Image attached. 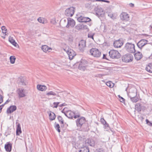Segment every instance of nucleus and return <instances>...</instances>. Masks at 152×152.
<instances>
[{
  "label": "nucleus",
  "instance_id": "nucleus-1",
  "mask_svg": "<svg viewBox=\"0 0 152 152\" xmlns=\"http://www.w3.org/2000/svg\"><path fill=\"white\" fill-rule=\"evenodd\" d=\"M86 121L85 118L82 117L76 120V125L78 127L80 128L83 126L84 131H88L89 130V128L88 124H85Z\"/></svg>",
  "mask_w": 152,
  "mask_h": 152
},
{
  "label": "nucleus",
  "instance_id": "nucleus-2",
  "mask_svg": "<svg viewBox=\"0 0 152 152\" xmlns=\"http://www.w3.org/2000/svg\"><path fill=\"white\" fill-rule=\"evenodd\" d=\"M124 48L126 51L130 53H134L136 51L134 45L132 43H126L125 45Z\"/></svg>",
  "mask_w": 152,
  "mask_h": 152
},
{
  "label": "nucleus",
  "instance_id": "nucleus-3",
  "mask_svg": "<svg viewBox=\"0 0 152 152\" xmlns=\"http://www.w3.org/2000/svg\"><path fill=\"white\" fill-rule=\"evenodd\" d=\"M121 58L123 62L127 63L132 62L133 61L134 57L132 55L128 53L123 56Z\"/></svg>",
  "mask_w": 152,
  "mask_h": 152
},
{
  "label": "nucleus",
  "instance_id": "nucleus-4",
  "mask_svg": "<svg viewBox=\"0 0 152 152\" xmlns=\"http://www.w3.org/2000/svg\"><path fill=\"white\" fill-rule=\"evenodd\" d=\"M89 52L91 56L96 58L99 57L101 55L100 51L96 48H92L90 50Z\"/></svg>",
  "mask_w": 152,
  "mask_h": 152
},
{
  "label": "nucleus",
  "instance_id": "nucleus-5",
  "mask_svg": "<svg viewBox=\"0 0 152 152\" xmlns=\"http://www.w3.org/2000/svg\"><path fill=\"white\" fill-rule=\"evenodd\" d=\"M109 56L113 59H118L120 58L121 55L117 50H111L109 52Z\"/></svg>",
  "mask_w": 152,
  "mask_h": 152
},
{
  "label": "nucleus",
  "instance_id": "nucleus-6",
  "mask_svg": "<svg viewBox=\"0 0 152 152\" xmlns=\"http://www.w3.org/2000/svg\"><path fill=\"white\" fill-rule=\"evenodd\" d=\"M66 116L70 119H72L73 118H76L80 117V114L79 113H76L75 112L69 110L66 111Z\"/></svg>",
  "mask_w": 152,
  "mask_h": 152
},
{
  "label": "nucleus",
  "instance_id": "nucleus-7",
  "mask_svg": "<svg viewBox=\"0 0 152 152\" xmlns=\"http://www.w3.org/2000/svg\"><path fill=\"white\" fill-rule=\"evenodd\" d=\"M75 8L73 7L67 9L65 11V15L68 17H72L74 14Z\"/></svg>",
  "mask_w": 152,
  "mask_h": 152
},
{
  "label": "nucleus",
  "instance_id": "nucleus-8",
  "mask_svg": "<svg viewBox=\"0 0 152 152\" xmlns=\"http://www.w3.org/2000/svg\"><path fill=\"white\" fill-rule=\"evenodd\" d=\"M135 109L138 112L142 111H144L146 109V107L142 104L137 103L135 106Z\"/></svg>",
  "mask_w": 152,
  "mask_h": 152
},
{
  "label": "nucleus",
  "instance_id": "nucleus-9",
  "mask_svg": "<svg viewBox=\"0 0 152 152\" xmlns=\"http://www.w3.org/2000/svg\"><path fill=\"white\" fill-rule=\"evenodd\" d=\"M120 18L123 21H128L130 20L129 15L125 12H122L121 14Z\"/></svg>",
  "mask_w": 152,
  "mask_h": 152
},
{
  "label": "nucleus",
  "instance_id": "nucleus-10",
  "mask_svg": "<svg viewBox=\"0 0 152 152\" xmlns=\"http://www.w3.org/2000/svg\"><path fill=\"white\" fill-rule=\"evenodd\" d=\"M124 43L122 39H120L118 40L115 41L113 43V45L116 48H119L122 46Z\"/></svg>",
  "mask_w": 152,
  "mask_h": 152
},
{
  "label": "nucleus",
  "instance_id": "nucleus-11",
  "mask_svg": "<svg viewBox=\"0 0 152 152\" xmlns=\"http://www.w3.org/2000/svg\"><path fill=\"white\" fill-rule=\"evenodd\" d=\"M147 40L142 39L137 44V47L141 49L146 45L148 44Z\"/></svg>",
  "mask_w": 152,
  "mask_h": 152
},
{
  "label": "nucleus",
  "instance_id": "nucleus-12",
  "mask_svg": "<svg viewBox=\"0 0 152 152\" xmlns=\"http://www.w3.org/2000/svg\"><path fill=\"white\" fill-rule=\"evenodd\" d=\"M86 46V42L85 41L82 40L79 44V48L81 52H83L84 48Z\"/></svg>",
  "mask_w": 152,
  "mask_h": 152
},
{
  "label": "nucleus",
  "instance_id": "nucleus-13",
  "mask_svg": "<svg viewBox=\"0 0 152 152\" xmlns=\"http://www.w3.org/2000/svg\"><path fill=\"white\" fill-rule=\"evenodd\" d=\"M75 21L72 19L69 18L68 19V23L66 27L69 28L70 26L72 27H74L75 25Z\"/></svg>",
  "mask_w": 152,
  "mask_h": 152
},
{
  "label": "nucleus",
  "instance_id": "nucleus-14",
  "mask_svg": "<svg viewBox=\"0 0 152 152\" xmlns=\"http://www.w3.org/2000/svg\"><path fill=\"white\" fill-rule=\"evenodd\" d=\"M26 90L24 88H19L18 90V93L19 98L23 97L26 96Z\"/></svg>",
  "mask_w": 152,
  "mask_h": 152
},
{
  "label": "nucleus",
  "instance_id": "nucleus-15",
  "mask_svg": "<svg viewBox=\"0 0 152 152\" xmlns=\"http://www.w3.org/2000/svg\"><path fill=\"white\" fill-rule=\"evenodd\" d=\"M67 53L69 55V58L70 60L72 59L76 55L75 52L72 50L70 49L67 51Z\"/></svg>",
  "mask_w": 152,
  "mask_h": 152
},
{
  "label": "nucleus",
  "instance_id": "nucleus-16",
  "mask_svg": "<svg viewBox=\"0 0 152 152\" xmlns=\"http://www.w3.org/2000/svg\"><path fill=\"white\" fill-rule=\"evenodd\" d=\"M134 56L135 59L136 60L139 61L142 58V55L141 53L140 52H138L134 54Z\"/></svg>",
  "mask_w": 152,
  "mask_h": 152
},
{
  "label": "nucleus",
  "instance_id": "nucleus-17",
  "mask_svg": "<svg viewBox=\"0 0 152 152\" xmlns=\"http://www.w3.org/2000/svg\"><path fill=\"white\" fill-rule=\"evenodd\" d=\"M86 145H83V147L80 148L79 152H89V148Z\"/></svg>",
  "mask_w": 152,
  "mask_h": 152
},
{
  "label": "nucleus",
  "instance_id": "nucleus-18",
  "mask_svg": "<svg viewBox=\"0 0 152 152\" xmlns=\"http://www.w3.org/2000/svg\"><path fill=\"white\" fill-rule=\"evenodd\" d=\"M42 49L45 52H50L52 49L47 45H43L42 47Z\"/></svg>",
  "mask_w": 152,
  "mask_h": 152
},
{
  "label": "nucleus",
  "instance_id": "nucleus-19",
  "mask_svg": "<svg viewBox=\"0 0 152 152\" xmlns=\"http://www.w3.org/2000/svg\"><path fill=\"white\" fill-rule=\"evenodd\" d=\"M48 113H49V117L50 121H53L56 118V115L55 114L50 111L48 112Z\"/></svg>",
  "mask_w": 152,
  "mask_h": 152
},
{
  "label": "nucleus",
  "instance_id": "nucleus-20",
  "mask_svg": "<svg viewBox=\"0 0 152 152\" xmlns=\"http://www.w3.org/2000/svg\"><path fill=\"white\" fill-rule=\"evenodd\" d=\"M37 89L40 91H45L47 89V87L44 85L38 84L37 86Z\"/></svg>",
  "mask_w": 152,
  "mask_h": 152
},
{
  "label": "nucleus",
  "instance_id": "nucleus-21",
  "mask_svg": "<svg viewBox=\"0 0 152 152\" xmlns=\"http://www.w3.org/2000/svg\"><path fill=\"white\" fill-rule=\"evenodd\" d=\"M18 82L19 84L21 86H25L26 85L25 83L24 82L23 78V77H19L18 80Z\"/></svg>",
  "mask_w": 152,
  "mask_h": 152
},
{
  "label": "nucleus",
  "instance_id": "nucleus-22",
  "mask_svg": "<svg viewBox=\"0 0 152 152\" xmlns=\"http://www.w3.org/2000/svg\"><path fill=\"white\" fill-rule=\"evenodd\" d=\"M22 133V131L21 130V128L20 127V124H18L16 127V134L17 135L19 136L20 134Z\"/></svg>",
  "mask_w": 152,
  "mask_h": 152
},
{
  "label": "nucleus",
  "instance_id": "nucleus-23",
  "mask_svg": "<svg viewBox=\"0 0 152 152\" xmlns=\"http://www.w3.org/2000/svg\"><path fill=\"white\" fill-rule=\"evenodd\" d=\"M145 70L149 72L152 73V63L148 64L145 68Z\"/></svg>",
  "mask_w": 152,
  "mask_h": 152
},
{
  "label": "nucleus",
  "instance_id": "nucleus-24",
  "mask_svg": "<svg viewBox=\"0 0 152 152\" xmlns=\"http://www.w3.org/2000/svg\"><path fill=\"white\" fill-rule=\"evenodd\" d=\"M87 143L90 146L93 147H94L95 145V142L93 139H88Z\"/></svg>",
  "mask_w": 152,
  "mask_h": 152
},
{
  "label": "nucleus",
  "instance_id": "nucleus-25",
  "mask_svg": "<svg viewBox=\"0 0 152 152\" xmlns=\"http://www.w3.org/2000/svg\"><path fill=\"white\" fill-rule=\"evenodd\" d=\"M86 17L80 16L77 18V20L80 22L86 23Z\"/></svg>",
  "mask_w": 152,
  "mask_h": 152
},
{
  "label": "nucleus",
  "instance_id": "nucleus-26",
  "mask_svg": "<svg viewBox=\"0 0 152 152\" xmlns=\"http://www.w3.org/2000/svg\"><path fill=\"white\" fill-rule=\"evenodd\" d=\"M78 69L84 71L86 69V66L82 62H81L78 67Z\"/></svg>",
  "mask_w": 152,
  "mask_h": 152
},
{
  "label": "nucleus",
  "instance_id": "nucleus-27",
  "mask_svg": "<svg viewBox=\"0 0 152 152\" xmlns=\"http://www.w3.org/2000/svg\"><path fill=\"white\" fill-rule=\"evenodd\" d=\"M100 121L102 124L106 127H108L109 126L108 124L104 120L103 118H102L100 119Z\"/></svg>",
  "mask_w": 152,
  "mask_h": 152
},
{
  "label": "nucleus",
  "instance_id": "nucleus-28",
  "mask_svg": "<svg viewBox=\"0 0 152 152\" xmlns=\"http://www.w3.org/2000/svg\"><path fill=\"white\" fill-rule=\"evenodd\" d=\"M127 95L130 98L134 97V96H136L137 95L136 92H129L127 93Z\"/></svg>",
  "mask_w": 152,
  "mask_h": 152
},
{
  "label": "nucleus",
  "instance_id": "nucleus-29",
  "mask_svg": "<svg viewBox=\"0 0 152 152\" xmlns=\"http://www.w3.org/2000/svg\"><path fill=\"white\" fill-rule=\"evenodd\" d=\"M108 15L113 19H116V15L114 13H112L110 12H109L108 13Z\"/></svg>",
  "mask_w": 152,
  "mask_h": 152
},
{
  "label": "nucleus",
  "instance_id": "nucleus-30",
  "mask_svg": "<svg viewBox=\"0 0 152 152\" xmlns=\"http://www.w3.org/2000/svg\"><path fill=\"white\" fill-rule=\"evenodd\" d=\"M58 121L60 122V123L63 125V126L62 125L61 126V127H62L64 126V121L63 120V119L62 117L61 116L59 115L58 116Z\"/></svg>",
  "mask_w": 152,
  "mask_h": 152
},
{
  "label": "nucleus",
  "instance_id": "nucleus-31",
  "mask_svg": "<svg viewBox=\"0 0 152 152\" xmlns=\"http://www.w3.org/2000/svg\"><path fill=\"white\" fill-rule=\"evenodd\" d=\"M54 127L55 129L59 133L61 132L59 125L58 124H56V122L55 123Z\"/></svg>",
  "mask_w": 152,
  "mask_h": 152
},
{
  "label": "nucleus",
  "instance_id": "nucleus-32",
  "mask_svg": "<svg viewBox=\"0 0 152 152\" xmlns=\"http://www.w3.org/2000/svg\"><path fill=\"white\" fill-rule=\"evenodd\" d=\"M4 148L7 152H10V142H7L5 145Z\"/></svg>",
  "mask_w": 152,
  "mask_h": 152
},
{
  "label": "nucleus",
  "instance_id": "nucleus-33",
  "mask_svg": "<svg viewBox=\"0 0 152 152\" xmlns=\"http://www.w3.org/2000/svg\"><path fill=\"white\" fill-rule=\"evenodd\" d=\"M16 109L17 107L15 105L10 106V114L16 110Z\"/></svg>",
  "mask_w": 152,
  "mask_h": 152
},
{
  "label": "nucleus",
  "instance_id": "nucleus-34",
  "mask_svg": "<svg viewBox=\"0 0 152 152\" xmlns=\"http://www.w3.org/2000/svg\"><path fill=\"white\" fill-rule=\"evenodd\" d=\"M16 58L15 56H10V63L12 64H14Z\"/></svg>",
  "mask_w": 152,
  "mask_h": 152
},
{
  "label": "nucleus",
  "instance_id": "nucleus-35",
  "mask_svg": "<svg viewBox=\"0 0 152 152\" xmlns=\"http://www.w3.org/2000/svg\"><path fill=\"white\" fill-rule=\"evenodd\" d=\"M130 99L131 101L133 102H136L139 100V99L137 96H134V97L130 98Z\"/></svg>",
  "mask_w": 152,
  "mask_h": 152
},
{
  "label": "nucleus",
  "instance_id": "nucleus-36",
  "mask_svg": "<svg viewBox=\"0 0 152 152\" xmlns=\"http://www.w3.org/2000/svg\"><path fill=\"white\" fill-rule=\"evenodd\" d=\"M66 38L70 42H72L73 40V37L70 34L67 35L66 37Z\"/></svg>",
  "mask_w": 152,
  "mask_h": 152
},
{
  "label": "nucleus",
  "instance_id": "nucleus-37",
  "mask_svg": "<svg viewBox=\"0 0 152 152\" xmlns=\"http://www.w3.org/2000/svg\"><path fill=\"white\" fill-rule=\"evenodd\" d=\"M75 28L77 30H79L82 29V24H78L76 26Z\"/></svg>",
  "mask_w": 152,
  "mask_h": 152
},
{
  "label": "nucleus",
  "instance_id": "nucleus-38",
  "mask_svg": "<svg viewBox=\"0 0 152 152\" xmlns=\"http://www.w3.org/2000/svg\"><path fill=\"white\" fill-rule=\"evenodd\" d=\"M10 43H11L15 47H16L18 44L15 42V41L12 39H10Z\"/></svg>",
  "mask_w": 152,
  "mask_h": 152
},
{
  "label": "nucleus",
  "instance_id": "nucleus-39",
  "mask_svg": "<svg viewBox=\"0 0 152 152\" xmlns=\"http://www.w3.org/2000/svg\"><path fill=\"white\" fill-rule=\"evenodd\" d=\"M106 84L110 88H112L113 86V84L111 81L107 82Z\"/></svg>",
  "mask_w": 152,
  "mask_h": 152
},
{
  "label": "nucleus",
  "instance_id": "nucleus-40",
  "mask_svg": "<svg viewBox=\"0 0 152 152\" xmlns=\"http://www.w3.org/2000/svg\"><path fill=\"white\" fill-rule=\"evenodd\" d=\"M96 152H105V150L103 148H98L96 149Z\"/></svg>",
  "mask_w": 152,
  "mask_h": 152
},
{
  "label": "nucleus",
  "instance_id": "nucleus-41",
  "mask_svg": "<svg viewBox=\"0 0 152 152\" xmlns=\"http://www.w3.org/2000/svg\"><path fill=\"white\" fill-rule=\"evenodd\" d=\"M2 32L3 34H5L4 36H2V37L4 39L5 38H6V36H7L8 35V33L7 34V30H2Z\"/></svg>",
  "mask_w": 152,
  "mask_h": 152
},
{
  "label": "nucleus",
  "instance_id": "nucleus-42",
  "mask_svg": "<svg viewBox=\"0 0 152 152\" xmlns=\"http://www.w3.org/2000/svg\"><path fill=\"white\" fill-rule=\"evenodd\" d=\"M146 124L149 126L152 127V123L148 119L145 120Z\"/></svg>",
  "mask_w": 152,
  "mask_h": 152
},
{
  "label": "nucleus",
  "instance_id": "nucleus-43",
  "mask_svg": "<svg viewBox=\"0 0 152 152\" xmlns=\"http://www.w3.org/2000/svg\"><path fill=\"white\" fill-rule=\"evenodd\" d=\"M47 95H56V94L55 93L53 92L52 91H50L46 94Z\"/></svg>",
  "mask_w": 152,
  "mask_h": 152
},
{
  "label": "nucleus",
  "instance_id": "nucleus-44",
  "mask_svg": "<svg viewBox=\"0 0 152 152\" xmlns=\"http://www.w3.org/2000/svg\"><path fill=\"white\" fill-rule=\"evenodd\" d=\"M60 103V102H54L53 103V104L54 105V106L53 107V108H56L58 107V104Z\"/></svg>",
  "mask_w": 152,
  "mask_h": 152
},
{
  "label": "nucleus",
  "instance_id": "nucleus-45",
  "mask_svg": "<svg viewBox=\"0 0 152 152\" xmlns=\"http://www.w3.org/2000/svg\"><path fill=\"white\" fill-rule=\"evenodd\" d=\"M82 29L83 30H86L87 31L89 30L88 28L87 25H85L82 24Z\"/></svg>",
  "mask_w": 152,
  "mask_h": 152
},
{
  "label": "nucleus",
  "instance_id": "nucleus-46",
  "mask_svg": "<svg viewBox=\"0 0 152 152\" xmlns=\"http://www.w3.org/2000/svg\"><path fill=\"white\" fill-rule=\"evenodd\" d=\"M94 34H89L88 35V38H91L93 39H94L93 37H94Z\"/></svg>",
  "mask_w": 152,
  "mask_h": 152
},
{
  "label": "nucleus",
  "instance_id": "nucleus-47",
  "mask_svg": "<svg viewBox=\"0 0 152 152\" xmlns=\"http://www.w3.org/2000/svg\"><path fill=\"white\" fill-rule=\"evenodd\" d=\"M119 97L120 99V100L121 102H123L125 101V99L124 98L120 96Z\"/></svg>",
  "mask_w": 152,
  "mask_h": 152
},
{
  "label": "nucleus",
  "instance_id": "nucleus-48",
  "mask_svg": "<svg viewBox=\"0 0 152 152\" xmlns=\"http://www.w3.org/2000/svg\"><path fill=\"white\" fill-rule=\"evenodd\" d=\"M107 55L105 54H103L102 58L103 59H105L107 60H109L108 58L106 57Z\"/></svg>",
  "mask_w": 152,
  "mask_h": 152
},
{
  "label": "nucleus",
  "instance_id": "nucleus-49",
  "mask_svg": "<svg viewBox=\"0 0 152 152\" xmlns=\"http://www.w3.org/2000/svg\"><path fill=\"white\" fill-rule=\"evenodd\" d=\"M91 20L90 18H89L88 17H86V23L89 22Z\"/></svg>",
  "mask_w": 152,
  "mask_h": 152
},
{
  "label": "nucleus",
  "instance_id": "nucleus-50",
  "mask_svg": "<svg viewBox=\"0 0 152 152\" xmlns=\"http://www.w3.org/2000/svg\"><path fill=\"white\" fill-rule=\"evenodd\" d=\"M3 102V97L0 94V104Z\"/></svg>",
  "mask_w": 152,
  "mask_h": 152
},
{
  "label": "nucleus",
  "instance_id": "nucleus-51",
  "mask_svg": "<svg viewBox=\"0 0 152 152\" xmlns=\"http://www.w3.org/2000/svg\"><path fill=\"white\" fill-rule=\"evenodd\" d=\"M139 119L142 122L143 120L144 119V118L143 117V116H141L139 117Z\"/></svg>",
  "mask_w": 152,
  "mask_h": 152
},
{
  "label": "nucleus",
  "instance_id": "nucleus-52",
  "mask_svg": "<svg viewBox=\"0 0 152 152\" xmlns=\"http://www.w3.org/2000/svg\"><path fill=\"white\" fill-rule=\"evenodd\" d=\"M38 21L40 23H42V19H41V18H38Z\"/></svg>",
  "mask_w": 152,
  "mask_h": 152
},
{
  "label": "nucleus",
  "instance_id": "nucleus-53",
  "mask_svg": "<svg viewBox=\"0 0 152 152\" xmlns=\"http://www.w3.org/2000/svg\"><path fill=\"white\" fill-rule=\"evenodd\" d=\"M129 6L130 7H134V4L132 3H130L129 4Z\"/></svg>",
  "mask_w": 152,
  "mask_h": 152
},
{
  "label": "nucleus",
  "instance_id": "nucleus-54",
  "mask_svg": "<svg viewBox=\"0 0 152 152\" xmlns=\"http://www.w3.org/2000/svg\"><path fill=\"white\" fill-rule=\"evenodd\" d=\"M61 112L62 113L64 114L66 116V112H65L64 111V109L63 110H62L61 111Z\"/></svg>",
  "mask_w": 152,
  "mask_h": 152
},
{
  "label": "nucleus",
  "instance_id": "nucleus-55",
  "mask_svg": "<svg viewBox=\"0 0 152 152\" xmlns=\"http://www.w3.org/2000/svg\"><path fill=\"white\" fill-rule=\"evenodd\" d=\"M1 28L2 30H7V29L6 28V27L5 26H2Z\"/></svg>",
  "mask_w": 152,
  "mask_h": 152
},
{
  "label": "nucleus",
  "instance_id": "nucleus-56",
  "mask_svg": "<svg viewBox=\"0 0 152 152\" xmlns=\"http://www.w3.org/2000/svg\"><path fill=\"white\" fill-rule=\"evenodd\" d=\"M141 35L144 36L145 37H148L149 36L148 35L145 34H142Z\"/></svg>",
  "mask_w": 152,
  "mask_h": 152
},
{
  "label": "nucleus",
  "instance_id": "nucleus-57",
  "mask_svg": "<svg viewBox=\"0 0 152 152\" xmlns=\"http://www.w3.org/2000/svg\"><path fill=\"white\" fill-rule=\"evenodd\" d=\"M7 113L8 114L10 113V107L8 108L7 111Z\"/></svg>",
  "mask_w": 152,
  "mask_h": 152
},
{
  "label": "nucleus",
  "instance_id": "nucleus-58",
  "mask_svg": "<svg viewBox=\"0 0 152 152\" xmlns=\"http://www.w3.org/2000/svg\"><path fill=\"white\" fill-rule=\"evenodd\" d=\"M101 1H102L107 3H109L110 2L109 1L106 0H101Z\"/></svg>",
  "mask_w": 152,
  "mask_h": 152
},
{
  "label": "nucleus",
  "instance_id": "nucleus-59",
  "mask_svg": "<svg viewBox=\"0 0 152 152\" xmlns=\"http://www.w3.org/2000/svg\"><path fill=\"white\" fill-rule=\"evenodd\" d=\"M12 148V144L10 143V152L11 151Z\"/></svg>",
  "mask_w": 152,
  "mask_h": 152
},
{
  "label": "nucleus",
  "instance_id": "nucleus-60",
  "mask_svg": "<svg viewBox=\"0 0 152 152\" xmlns=\"http://www.w3.org/2000/svg\"><path fill=\"white\" fill-rule=\"evenodd\" d=\"M2 106H0V113L1 111V110H2Z\"/></svg>",
  "mask_w": 152,
  "mask_h": 152
},
{
  "label": "nucleus",
  "instance_id": "nucleus-61",
  "mask_svg": "<svg viewBox=\"0 0 152 152\" xmlns=\"http://www.w3.org/2000/svg\"><path fill=\"white\" fill-rule=\"evenodd\" d=\"M64 106V104H61L59 105V106L60 107H62Z\"/></svg>",
  "mask_w": 152,
  "mask_h": 152
},
{
  "label": "nucleus",
  "instance_id": "nucleus-62",
  "mask_svg": "<svg viewBox=\"0 0 152 152\" xmlns=\"http://www.w3.org/2000/svg\"><path fill=\"white\" fill-rule=\"evenodd\" d=\"M9 102V101H8V100H7L6 102H5V103L4 104H6L7 103H8Z\"/></svg>",
  "mask_w": 152,
  "mask_h": 152
},
{
  "label": "nucleus",
  "instance_id": "nucleus-63",
  "mask_svg": "<svg viewBox=\"0 0 152 152\" xmlns=\"http://www.w3.org/2000/svg\"><path fill=\"white\" fill-rule=\"evenodd\" d=\"M96 14L98 15H101L100 13H99V12L98 13H96Z\"/></svg>",
  "mask_w": 152,
  "mask_h": 152
},
{
  "label": "nucleus",
  "instance_id": "nucleus-64",
  "mask_svg": "<svg viewBox=\"0 0 152 152\" xmlns=\"http://www.w3.org/2000/svg\"><path fill=\"white\" fill-rule=\"evenodd\" d=\"M8 40L9 42H10V36H9L8 37Z\"/></svg>",
  "mask_w": 152,
  "mask_h": 152
}]
</instances>
